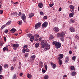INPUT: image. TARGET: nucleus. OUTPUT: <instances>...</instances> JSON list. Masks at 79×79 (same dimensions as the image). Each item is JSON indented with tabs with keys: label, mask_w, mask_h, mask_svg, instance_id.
<instances>
[{
	"label": "nucleus",
	"mask_w": 79,
	"mask_h": 79,
	"mask_svg": "<svg viewBox=\"0 0 79 79\" xmlns=\"http://www.w3.org/2000/svg\"><path fill=\"white\" fill-rule=\"evenodd\" d=\"M40 45H41V48H44V51L48 50H50V45L47 43V42L46 40H43L40 43Z\"/></svg>",
	"instance_id": "f257e3e1"
},
{
	"label": "nucleus",
	"mask_w": 79,
	"mask_h": 79,
	"mask_svg": "<svg viewBox=\"0 0 79 79\" xmlns=\"http://www.w3.org/2000/svg\"><path fill=\"white\" fill-rule=\"evenodd\" d=\"M52 44L53 45H55V46H56V48H59L61 47V43L59 42H57L56 41H53L52 42Z\"/></svg>",
	"instance_id": "f03ea898"
},
{
	"label": "nucleus",
	"mask_w": 79,
	"mask_h": 79,
	"mask_svg": "<svg viewBox=\"0 0 79 79\" xmlns=\"http://www.w3.org/2000/svg\"><path fill=\"white\" fill-rule=\"evenodd\" d=\"M41 25V23H37L35 24V29H38V28L40 27V25Z\"/></svg>",
	"instance_id": "7ed1b4c3"
},
{
	"label": "nucleus",
	"mask_w": 79,
	"mask_h": 79,
	"mask_svg": "<svg viewBox=\"0 0 79 79\" xmlns=\"http://www.w3.org/2000/svg\"><path fill=\"white\" fill-rule=\"evenodd\" d=\"M69 8L71 12H73L74 11V6L73 5H70L69 6Z\"/></svg>",
	"instance_id": "20e7f679"
},
{
	"label": "nucleus",
	"mask_w": 79,
	"mask_h": 79,
	"mask_svg": "<svg viewBox=\"0 0 79 79\" xmlns=\"http://www.w3.org/2000/svg\"><path fill=\"white\" fill-rule=\"evenodd\" d=\"M48 26V22H44L42 24V26L43 27H46Z\"/></svg>",
	"instance_id": "39448f33"
},
{
	"label": "nucleus",
	"mask_w": 79,
	"mask_h": 79,
	"mask_svg": "<svg viewBox=\"0 0 79 79\" xmlns=\"http://www.w3.org/2000/svg\"><path fill=\"white\" fill-rule=\"evenodd\" d=\"M69 31L71 32H75V29L73 27H71L69 28Z\"/></svg>",
	"instance_id": "423d86ee"
},
{
	"label": "nucleus",
	"mask_w": 79,
	"mask_h": 79,
	"mask_svg": "<svg viewBox=\"0 0 79 79\" xmlns=\"http://www.w3.org/2000/svg\"><path fill=\"white\" fill-rule=\"evenodd\" d=\"M53 30L55 32H58L59 31V28L57 27H56L53 28Z\"/></svg>",
	"instance_id": "0eeeda50"
},
{
	"label": "nucleus",
	"mask_w": 79,
	"mask_h": 79,
	"mask_svg": "<svg viewBox=\"0 0 79 79\" xmlns=\"http://www.w3.org/2000/svg\"><path fill=\"white\" fill-rule=\"evenodd\" d=\"M59 56H60L58 58L59 60H61V59H62L63 57L64 56V55L63 54H60L59 55Z\"/></svg>",
	"instance_id": "6e6552de"
},
{
	"label": "nucleus",
	"mask_w": 79,
	"mask_h": 79,
	"mask_svg": "<svg viewBox=\"0 0 79 79\" xmlns=\"http://www.w3.org/2000/svg\"><path fill=\"white\" fill-rule=\"evenodd\" d=\"M22 19L23 20H25V19H26V15H25L24 14H22Z\"/></svg>",
	"instance_id": "1a4fd4ad"
},
{
	"label": "nucleus",
	"mask_w": 79,
	"mask_h": 79,
	"mask_svg": "<svg viewBox=\"0 0 79 79\" xmlns=\"http://www.w3.org/2000/svg\"><path fill=\"white\" fill-rule=\"evenodd\" d=\"M34 36H32L31 37V38L30 39V41H31V42H33V40H34Z\"/></svg>",
	"instance_id": "9d476101"
},
{
	"label": "nucleus",
	"mask_w": 79,
	"mask_h": 79,
	"mask_svg": "<svg viewBox=\"0 0 79 79\" xmlns=\"http://www.w3.org/2000/svg\"><path fill=\"white\" fill-rule=\"evenodd\" d=\"M38 6L39 8H41L43 7V4L42 2H40L39 3Z\"/></svg>",
	"instance_id": "9b49d317"
},
{
	"label": "nucleus",
	"mask_w": 79,
	"mask_h": 79,
	"mask_svg": "<svg viewBox=\"0 0 79 79\" xmlns=\"http://www.w3.org/2000/svg\"><path fill=\"white\" fill-rule=\"evenodd\" d=\"M74 12H72L70 14H69V17H71V18H72V17H73L74 16Z\"/></svg>",
	"instance_id": "f8f14e48"
},
{
	"label": "nucleus",
	"mask_w": 79,
	"mask_h": 79,
	"mask_svg": "<svg viewBox=\"0 0 79 79\" xmlns=\"http://www.w3.org/2000/svg\"><path fill=\"white\" fill-rule=\"evenodd\" d=\"M34 14L33 13H30L29 15V18H32Z\"/></svg>",
	"instance_id": "ddd939ff"
},
{
	"label": "nucleus",
	"mask_w": 79,
	"mask_h": 79,
	"mask_svg": "<svg viewBox=\"0 0 79 79\" xmlns=\"http://www.w3.org/2000/svg\"><path fill=\"white\" fill-rule=\"evenodd\" d=\"M10 31L11 32L14 33V32H16V29H15V28H12L10 30Z\"/></svg>",
	"instance_id": "4468645a"
},
{
	"label": "nucleus",
	"mask_w": 79,
	"mask_h": 79,
	"mask_svg": "<svg viewBox=\"0 0 79 79\" xmlns=\"http://www.w3.org/2000/svg\"><path fill=\"white\" fill-rule=\"evenodd\" d=\"M14 47H15L16 48H18L19 47V44H14L13 45Z\"/></svg>",
	"instance_id": "2eb2a0df"
},
{
	"label": "nucleus",
	"mask_w": 79,
	"mask_h": 79,
	"mask_svg": "<svg viewBox=\"0 0 79 79\" xmlns=\"http://www.w3.org/2000/svg\"><path fill=\"white\" fill-rule=\"evenodd\" d=\"M39 43H37L35 44V48H38L39 47Z\"/></svg>",
	"instance_id": "dca6fc26"
},
{
	"label": "nucleus",
	"mask_w": 79,
	"mask_h": 79,
	"mask_svg": "<svg viewBox=\"0 0 79 79\" xmlns=\"http://www.w3.org/2000/svg\"><path fill=\"white\" fill-rule=\"evenodd\" d=\"M59 64H60V65H61V64H63V61H62V60H61V59H59Z\"/></svg>",
	"instance_id": "f3484780"
},
{
	"label": "nucleus",
	"mask_w": 79,
	"mask_h": 79,
	"mask_svg": "<svg viewBox=\"0 0 79 79\" xmlns=\"http://www.w3.org/2000/svg\"><path fill=\"white\" fill-rule=\"evenodd\" d=\"M35 58V56L33 55L31 56V58L32 60H34Z\"/></svg>",
	"instance_id": "a211bd4d"
},
{
	"label": "nucleus",
	"mask_w": 79,
	"mask_h": 79,
	"mask_svg": "<svg viewBox=\"0 0 79 79\" xmlns=\"http://www.w3.org/2000/svg\"><path fill=\"white\" fill-rule=\"evenodd\" d=\"M27 77H28V78H31V77H32V75L31 74H28L27 75Z\"/></svg>",
	"instance_id": "6ab92c4d"
},
{
	"label": "nucleus",
	"mask_w": 79,
	"mask_h": 79,
	"mask_svg": "<svg viewBox=\"0 0 79 79\" xmlns=\"http://www.w3.org/2000/svg\"><path fill=\"white\" fill-rule=\"evenodd\" d=\"M18 77V76H16V74H14L12 77V79H16V77Z\"/></svg>",
	"instance_id": "aec40b11"
},
{
	"label": "nucleus",
	"mask_w": 79,
	"mask_h": 79,
	"mask_svg": "<svg viewBox=\"0 0 79 79\" xmlns=\"http://www.w3.org/2000/svg\"><path fill=\"white\" fill-rule=\"evenodd\" d=\"M64 38L63 36H61L60 37V40L62 42H64Z\"/></svg>",
	"instance_id": "412c9836"
},
{
	"label": "nucleus",
	"mask_w": 79,
	"mask_h": 79,
	"mask_svg": "<svg viewBox=\"0 0 79 79\" xmlns=\"http://www.w3.org/2000/svg\"><path fill=\"white\" fill-rule=\"evenodd\" d=\"M2 67L0 65V75L2 74Z\"/></svg>",
	"instance_id": "4be33fe9"
},
{
	"label": "nucleus",
	"mask_w": 79,
	"mask_h": 79,
	"mask_svg": "<svg viewBox=\"0 0 79 79\" xmlns=\"http://www.w3.org/2000/svg\"><path fill=\"white\" fill-rule=\"evenodd\" d=\"M48 75H46L44 77V78L45 79H48Z\"/></svg>",
	"instance_id": "5701e85b"
},
{
	"label": "nucleus",
	"mask_w": 79,
	"mask_h": 79,
	"mask_svg": "<svg viewBox=\"0 0 79 79\" xmlns=\"http://www.w3.org/2000/svg\"><path fill=\"white\" fill-rule=\"evenodd\" d=\"M11 23V21H8L6 24V25H9Z\"/></svg>",
	"instance_id": "b1692460"
},
{
	"label": "nucleus",
	"mask_w": 79,
	"mask_h": 79,
	"mask_svg": "<svg viewBox=\"0 0 79 79\" xmlns=\"http://www.w3.org/2000/svg\"><path fill=\"white\" fill-rule=\"evenodd\" d=\"M54 39V37L53 35H51L49 37V39L50 40H52V39Z\"/></svg>",
	"instance_id": "393cba45"
},
{
	"label": "nucleus",
	"mask_w": 79,
	"mask_h": 79,
	"mask_svg": "<svg viewBox=\"0 0 79 79\" xmlns=\"http://www.w3.org/2000/svg\"><path fill=\"white\" fill-rule=\"evenodd\" d=\"M40 15H41L42 16H44V13L42 11H41L40 12Z\"/></svg>",
	"instance_id": "a878e982"
},
{
	"label": "nucleus",
	"mask_w": 79,
	"mask_h": 79,
	"mask_svg": "<svg viewBox=\"0 0 79 79\" xmlns=\"http://www.w3.org/2000/svg\"><path fill=\"white\" fill-rule=\"evenodd\" d=\"M71 74L73 76H75L76 75V72H73Z\"/></svg>",
	"instance_id": "bb28decb"
},
{
	"label": "nucleus",
	"mask_w": 79,
	"mask_h": 79,
	"mask_svg": "<svg viewBox=\"0 0 79 79\" xmlns=\"http://www.w3.org/2000/svg\"><path fill=\"white\" fill-rule=\"evenodd\" d=\"M76 56H74L72 57V59L73 60V61H75V60H76Z\"/></svg>",
	"instance_id": "cd10ccee"
},
{
	"label": "nucleus",
	"mask_w": 79,
	"mask_h": 79,
	"mask_svg": "<svg viewBox=\"0 0 79 79\" xmlns=\"http://www.w3.org/2000/svg\"><path fill=\"white\" fill-rule=\"evenodd\" d=\"M18 24L19 25H21V24H23V22H22V21H20L18 23Z\"/></svg>",
	"instance_id": "c85d7f7f"
},
{
	"label": "nucleus",
	"mask_w": 79,
	"mask_h": 79,
	"mask_svg": "<svg viewBox=\"0 0 79 79\" xmlns=\"http://www.w3.org/2000/svg\"><path fill=\"white\" fill-rule=\"evenodd\" d=\"M70 21L72 23H74V22H75L74 20L73 19H70Z\"/></svg>",
	"instance_id": "c756f323"
},
{
	"label": "nucleus",
	"mask_w": 79,
	"mask_h": 79,
	"mask_svg": "<svg viewBox=\"0 0 79 79\" xmlns=\"http://www.w3.org/2000/svg\"><path fill=\"white\" fill-rule=\"evenodd\" d=\"M8 64H4V68H8Z\"/></svg>",
	"instance_id": "7c9ffc66"
},
{
	"label": "nucleus",
	"mask_w": 79,
	"mask_h": 79,
	"mask_svg": "<svg viewBox=\"0 0 79 79\" xmlns=\"http://www.w3.org/2000/svg\"><path fill=\"white\" fill-rule=\"evenodd\" d=\"M56 67V64H53L52 65V68L53 69H55V68Z\"/></svg>",
	"instance_id": "2f4dec72"
},
{
	"label": "nucleus",
	"mask_w": 79,
	"mask_h": 79,
	"mask_svg": "<svg viewBox=\"0 0 79 79\" xmlns=\"http://www.w3.org/2000/svg\"><path fill=\"white\" fill-rule=\"evenodd\" d=\"M3 44H4V43H3V42L2 41H1L0 43V46H2V45H3Z\"/></svg>",
	"instance_id": "473e14b6"
},
{
	"label": "nucleus",
	"mask_w": 79,
	"mask_h": 79,
	"mask_svg": "<svg viewBox=\"0 0 79 79\" xmlns=\"http://www.w3.org/2000/svg\"><path fill=\"white\" fill-rule=\"evenodd\" d=\"M60 34L61 35V37H63L64 35L65 34L64 32L60 33Z\"/></svg>",
	"instance_id": "72a5a7b5"
},
{
	"label": "nucleus",
	"mask_w": 79,
	"mask_h": 79,
	"mask_svg": "<svg viewBox=\"0 0 79 79\" xmlns=\"http://www.w3.org/2000/svg\"><path fill=\"white\" fill-rule=\"evenodd\" d=\"M6 24L4 25H3L1 27V29H2H2H3L5 27H6Z\"/></svg>",
	"instance_id": "f704fd0d"
},
{
	"label": "nucleus",
	"mask_w": 79,
	"mask_h": 79,
	"mask_svg": "<svg viewBox=\"0 0 79 79\" xmlns=\"http://www.w3.org/2000/svg\"><path fill=\"white\" fill-rule=\"evenodd\" d=\"M75 69V68H74V66H71V70H74V69Z\"/></svg>",
	"instance_id": "c9c22d12"
},
{
	"label": "nucleus",
	"mask_w": 79,
	"mask_h": 79,
	"mask_svg": "<svg viewBox=\"0 0 79 79\" xmlns=\"http://www.w3.org/2000/svg\"><path fill=\"white\" fill-rule=\"evenodd\" d=\"M57 36H58V37H61V33L58 34V35H57Z\"/></svg>",
	"instance_id": "e433bc0d"
},
{
	"label": "nucleus",
	"mask_w": 79,
	"mask_h": 79,
	"mask_svg": "<svg viewBox=\"0 0 79 79\" xmlns=\"http://www.w3.org/2000/svg\"><path fill=\"white\" fill-rule=\"evenodd\" d=\"M31 35H32V34H27V37H31Z\"/></svg>",
	"instance_id": "4c0bfd02"
},
{
	"label": "nucleus",
	"mask_w": 79,
	"mask_h": 79,
	"mask_svg": "<svg viewBox=\"0 0 79 79\" xmlns=\"http://www.w3.org/2000/svg\"><path fill=\"white\" fill-rule=\"evenodd\" d=\"M15 69V68L14 67L12 66L11 67L10 70L11 71H13V69Z\"/></svg>",
	"instance_id": "58836bf2"
},
{
	"label": "nucleus",
	"mask_w": 79,
	"mask_h": 79,
	"mask_svg": "<svg viewBox=\"0 0 79 79\" xmlns=\"http://www.w3.org/2000/svg\"><path fill=\"white\" fill-rule=\"evenodd\" d=\"M29 52V50L28 49H25V52L26 53H27V52Z\"/></svg>",
	"instance_id": "ea45409f"
},
{
	"label": "nucleus",
	"mask_w": 79,
	"mask_h": 79,
	"mask_svg": "<svg viewBox=\"0 0 79 79\" xmlns=\"http://www.w3.org/2000/svg\"><path fill=\"white\" fill-rule=\"evenodd\" d=\"M28 56H29V54H26L24 56L26 58H27V57H28Z\"/></svg>",
	"instance_id": "a19ab883"
},
{
	"label": "nucleus",
	"mask_w": 79,
	"mask_h": 79,
	"mask_svg": "<svg viewBox=\"0 0 79 79\" xmlns=\"http://www.w3.org/2000/svg\"><path fill=\"white\" fill-rule=\"evenodd\" d=\"M8 29L5 30L4 31L5 33H8Z\"/></svg>",
	"instance_id": "79ce46f5"
},
{
	"label": "nucleus",
	"mask_w": 79,
	"mask_h": 79,
	"mask_svg": "<svg viewBox=\"0 0 79 79\" xmlns=\"http://www.w3.org/2000/svg\"><path fill=\"white\" fill-rule=\"evenodd\" d=\"M42 72L44 73H45L46 72V71L45 70L42 69Z\"/></svg>",
	"instance_id": "37998d69"
},
{
	"label": "nucleus",
	"mask_w": 79,
	"mask_h": 79,
	"mask_svg": "<svg viewBox=\"0 0 79 79\" xmlns=\"http://www.w3.org/2000/svg\"><path fill=\"white\" fill-rule=\"evenodd\" d=\"M44 67L45 68V69L46 70H47V69L48 68V67H47V65H44Z\"/></svg>",
	"instance_id": "c03bdc74"
},
{
	"label": "nucleus",
	"mask_w": 79,
	"mask_h": 79,
	"mask_svg": "<svg viewBox=\"0 0 79 79\" xmlns=\"http://www.w3.org/2000/svg\"><path fill=\"white\" fill-rule=\"evenodd\" d=\"M3 13V10H0V14L2 15Z\"/></svg>",
	"instance_id": "a18cd8bd"
},
{
	"label": "nucleus",
	"mask_w": 79,
	"mask_h": 79,
	"mask_svg": "<svg viewBox=\"0 0 79 79\" xmlns=\"http://www.w3.org/2000/svg\"><path fill=\"white\" fill-rule=\"evenodd\" d=\"M53 4H49V6L50 7H52L53 6Z\"/></svg>",
	"instance_id": "49530a36"
},
{
	"label": "nucleus",
	"mask_w": 79,
	"mask_h": 79,
	"mask_svg": "<svg viewBox=\"0 0 79 79\" xmlns=\"http://www.w3.org/2000/svg\"><path fill=\"white\" fill-rule=\"evenodd\" d=\"M25 52H26V50H25V49H23V50H22V53H25Z\"/></svg>",
	"instance_id": "de8ad7c7"
},
{
	"label": "nucleus",
	"mask_w": 79,
	"mask_h": 79,
	"mask_svg": "<svg viewBox=\"0 0 79 79\" xmlns=\"http://www.w3.org/2000/svg\"><path fill=\"white\" fill-rule=\"evenodd\" d=\"M3 77L2 75H0V79H2V78H3Z\"/></svg>",
	"instance_id": "09e8293b"
},
{
	"label": "nucleus",
	"mask_w": 79,
	"mask_h": 79,
	"mask_svg": "<svg viewBox=\"0 0 79 79\" xmlns=\"http://www.w3.org/2000/svg\"><path fill=\"white\" fill-rule=\"evenodd\" d=\"M47 18H48V17L47 16H44V19H47Z\"/></svg>",
	"instance_id": "8fccbe9b"
},
{
	"label": "nucleus",
	"mask_w": 79,
	"mask_h": 79,
	"mask_svg": "<svg viewBox=\"0 0 79 79\" xmlns=\"http://www.w3.org/2000/svg\"><path fill=\"white\" fill-rule=\"evenodd\" d=\"M27 48V45H25L24 46L23 48Z\"/></svg>",
	"instance_id": "3c124183"
},
{
	"label": "nucleus",
	"mask_w": 79,
	"mask_h": 79,
	"mask_svg": "<svg viewBox=\"0 0 79 79\" xmlns=\"http://www.w3.org/2000/svg\"><path fill=\"white\" fill-rule=\"evenodd\" d=\"M6 47H4L3 48V51H5V50H6Z\"/></svg>",
	"instance_id": "603ef678"
},
{
	"label": "nucleus",
	"mask_w": 79,
	"mask_h": 79,
	"mask_svg": "<svg viewBox=\"0 0 79 79\" xmlns=\"http://www.w3.org/2000/svg\"><path fill=\"white\" fill-rule=\"evenodd\" d=\"M42 38L41 37H40L39 39V41H40V42H41L42 40Z\"/></svg>",
	"instance_id": "864d4df0"
},
{
	"label": "nucleus",
	"mask_w": 79,
	"mask_h": 79,
	"mask_svg": "<svg viewBox=\"0 0 79 79\" xmlns=\"http://www.w3.org/2000/svg\"><path fill=\"white\" fill-rule=\"evenodd\" d=\"M61 10H62V9L61 7H60L59 9V11H61Z\"/></svg>",
	"instance_id": "5fc2aeb1"
},
{
	"label": "nucleus",
	"mask_w": 79,
	"mask_h": 79,
	"mask_svg": "<svg viewBox=\"0 0 79 79\" xmlns=\"http://www.w3.org/2000/svg\"><path fill=\"white\" fill-rule=\"evenodd\" d=\"M66 60H69V57L68 56L66 57Z\"/></svg>",
	"instance_id": "6e6d98bb"
},
{
	"label": "nucleus",
	"mask_w": 79,
	"mask_h": 79,
	"mask_svg": "<svg viewBox=\"0 0 79 79\" xmlns=\"http://www.w3.org/2000/svg\"><path fill=\"white\" fill-rule=\"evenodd\" d=\"M15 16H17V15H18V13L16 12H15Z\"/></svg>",
	"instance_id": "4d7b16f0"
},
{
	"label": "nucleus",
	"mask_w": 79,
	"mask_h": 79,
	"mask_svg": "<svg viewBox=\"0 0 79 79\" xmlns=\"http://www.w3.org/2000/svg\"><path fill=\"white\" fill-rule=\"evenodd\" d=\"M20 76H23V73H20Z\"/></svg>",
	"instance_id": "13d9d810"
},
{
	"label": "nucleus",
	"mask_w": 79,
	"mask_h": 79,
	"mask_svg": "<svg viewBox=\"0 0 79 79\" xmlns=\"http://www.w3.org/2000/svg\"><path fill=\"white\" fill-rule=\"evenodd\" d=\"M4 40L5 42H6V38L5 37H4Z\"/></svg>",
	"instance_id": "bf43d9fd"
},
{
	"label": "nucleus",
	"mask_w": 79,
	"mask_h": 79,
	"mask_svg": "<svg viewBox=\"0 0 79 79\" xmlns=\"http://www.w3.org/2000/svg\"><path fill=\"white\" fill-rule=\"evenodd\" d=\"M19 16H21V12H19Z\"/></svg>",
	"instance_id": "052dcab7"
},
{
	"label": "nucleus",
	"mask_w": 79,
	"mask_h": 79,
	"mask_svg": "<svg viewBox=\"0 0 79 79\" xmlns=\"http://www.w3.org/2000/svg\"><path fill=\"white\" fill-rule=\"evenodd\" d=\"M69 54H72V52L71 51H69Z\"/></svg>",
	"instance_id": "680f3d73"
},
{
	"label": "nucleus",
	"mask_w": 79,
	"mask_h": 79,
	"mask_svg": "<svg viewBox=\"0 0 79 79\" xmlns=\"http://www.w3.org/2000/svg\"><path fill=\"white\" fill-rule=\"evenodd\" d=\"M14 4H15V5H18V2H15V3H14Z\"/></svg>",
	"instance_id": "e2e57ef3"
},
{
	"label": "nucleus",
	"mask_w": 79,
	"mask_h": 79,
	"mask_svg": "<svg viewBox=\"0 0 79 79\" xmlns=\"http://www.w3.org/2000/svg\"><path fill=\"white\" fill-rule=\"evenodd\" d=\"M68 61H69V60H65V63H68Z\"/></svg>",
	"instance_id": "0e129e2a"
},
{
	"label": "nucleus",
	"mask_w": 79,
	"mask_h": 79,
	"mask_svg": "<svg viewBox=\"0 0 79 79\" xmlns=\"http://www.w3.org/2000/svg\"><path fill=\"white\" fill-rule=\"evenodd\" d=\"M51 65L52 66V65H53V63L52 62L51 64Z\"/></svg>",
	"instance_id": "69168bd1"
},
{
	"label": "nucleus",
	"mask_w": 79,
	"mask_h": 79,
	"mask_svg": "<svg viewBox=\"0 0 79 79\" xmlns=\"http://www.w3.org/2000/svg\"><path fill=\"white\" fill-rule=\"evenodd\" d=\"M12 14L13 15H14V16H15V12L12 13Z\"/></svg>",
	"instance_id": "338daca9"
},
{
	"label": "nucleus",
	"mask_w": 79,
	"mask_h": 79,
	"mask_svg": "<svg viewBox=\"0 0 79 79\" xmlns=\"http://www.w3.org/2000/svg\"><path fill=\"white\" fill-rule=\"evenodd\" d=\"M78 10L79 11V5L78 6Z\"/></svg>",
	"instance_id": "774afa93"
}]
</instances>
